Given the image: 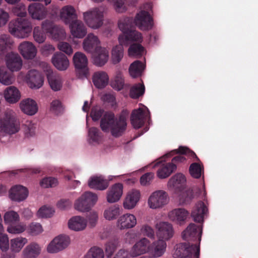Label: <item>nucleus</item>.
Segmentation results:
<instances>
[{"instance_id":"nucleus-1","label":"nucleus","mask_w":258,"mask_h":258,"mask_svg":"<svg viewBox=\"0 0 258 258\" xmlns=\"http://www.w3.org/2000/svg\"><path fill=\"white\" fill-rule=\"evenodd\" d=\"M127 123L124 117L115 118L112 113H106L101 120L100 127L102 131L110 134L115 138L121 136L125 132Z\"/></svg>"},{"instance_id":"nucleus-2","label":"nucleus","mask_w":258,"mask_h":258,"mask_svg":"<svg viewBox=\"0 0 258 258\" xmlns=\"http://www.w3.org/2000/svg\"><path fill=\"white\" fill-rule=\"evenodd\" d=\"M177 153L181 154H188L191 157L197 158L196 155L192 151H190L185 147H180L177 150H173L170 153L164 155L162 157L159 159L158 161L155 163L153 167L158 166L159 168L157 171V176L160 179H164L168 177L176 169V165L174 163L165 162L166 157H170Z\"/></svg>"},{"instance_id":"nucleus-3","label":"nucleus","mask_w":258,"mask_h":258,"mask_svg":"<svg viewBox=\"0 0 258 258\" xmlns=\"http://www.w3.org/2000/svg\"><path fill=\"white\" fill-rule=\"evenodd\" d=\"M16 113L12 109H7L0 119V133L3 136L17 133L20 124Z\"/></svg>"},{"instance_id":"nucleus-4","label":"nucleus","mask_w":258,"mask_h":258,"mask_svg":"<svg viewBox=\"0 0 258 258\" xmlns=\"http://www.w3.org/2000/svg\"><path fill=\"white\" fill-rule=\"evenodd\" d=\"M105 14L104 7L93 8L83 13V20L88 27L94 30L98 29L103 24Z\"/></svg>"},{"instance_id":"nucleus-5","label":"nucleus","mask_w":258,"mask_h":258,"mask_svg":"<svg viewBox=\"0 0 258 258\" xmlns=\"http://www.w3.org/2000/svg\"><path fill=\"white\" fill-rule=\"evenodd\" d=\"M98 201L97 194L90 191H86L75 200L74 207L80 212H87L96 205Z\"/></svg>"},{"instance_id":"nucleus-6","label":"nucleus","mask_w":258,"mask_h":258,"mask_svg":"<svg viewBox=\"0 0 258 258\" xmlns=\"http://www.w3.org/2000/svg\"><path fill=\"white\" fill-rule=\"evenodd\" d=\"M31 23L26 19L18 18L9 24V32L16 37L25 38L32 32Z\"/></svg>"},{"instance_id":"nucleus-7","label":"nucleus","mask_w":258,"mask_h":258,"mask_svg":"<svg viewBox=\"0 0 258 258\" xmlns=\"http://www.w3.org/2000/svg\"><path fill=\"white\" fill-rule=\"evenodd\" d=\"M169 201L170 198L167 192L163 189H157L149 195L147 205L151 209L159 210L167 205Z\"/></svg>"},{"instance_id":"nucleus-8","label":"nucleus","mask_w":258,"mask_h":258,"mask_svg":"<svg viewBox=\"0 0 258 258\" xmlns=\"http://www.w3.org/2000/svg\"><path fill=\"white\" fill-rule=\"evenodd\" d=\"M200 253V246L189 243L177 244L173 252L174 258H198Z\"/></svg>"},{"instance_id":"nucleus-9","label":"nucleus","mask_w":258,"mask_h":258,"mask_svg":"<svg viewBox=\"0 0 258 258\" xmlns=\"http://www.w3.org/2000/svg\"><path fill=\"white\" fill-rule=\"evenodd\" d=\"M71 243L70 236L60 234L55 236L46 246V251L50 254L58 253L66 249Z\"/></svg>"},{"instance_id":"nucleus-10","label":"nucleus","mask_w":258,"mask_h":258,"mask_svg":"<svg viewBox=\"0 0 258 258\" xmlns=\"http://www.w3.org/2000/svg\"><path fill=\"white\" fill-rule=\"evenodd\" d=\"M41 26L43 31L53 40H59L66 37V31L62 27L54 25L48 20L43 21Z\"/></svg>"},{"instance_id":"nucleus-11","label":"nucleus","mask_w":258,"mask_h":258,"mask_svg":"<svg viewBox=\"0 0 258 258\" xmlns=\"http://www.w3.org/2000/svg\"><path fill=\"white\" fill-rule=\"evenodd\" d=\"M134 23L141 30L148 31L152 28L153 20L148 12L141 10L136 14Z\"/></svg>"},{"instance_id":"nucleus-12","label":"nucleus","mask_w":258,"mask_h":258,"mask_svg":"<svg viewBox=\"0 0 258 258\" xmlns=\"http://www.w3.org/2000/svg\"><path fill=\"white\" fill-rule=\"evenodd\" d=\"M151 241L147 237H142L137 240L130 251V256L136 257L145 254H149Z\"/></svg>"},{"instance_id":"nucleus-13","label":"nucleus","mask_w":258,"mask_h":258,"mask_svg":"<svg viewBox=\"0 0 258 258\" xmlns=\"http://www.w3.org/2000/svg\"><path fill=\"white\" fill-rule=\"evenodd\" d=\"M157 238L164 239L166 241L171 239L174 230L172 224L167 221H159L155 225Z\"/></svg>"},{"instance_id":"nucleus-14","label":"nucleus","mask_w":258,"mask_h":258,"mask_svg":"<svg viewBox=\"0 0 258 258\" xmlns=\"http://www.w3.org/2000/svg\"><path fill=\"white\" fill-rule=\"evenodd\" d=\"M124 186L122 183L112 184L106 192V200L109 204L118 202L123 195Z\"/></svg>"},{"instance_id":"nucleus-15","label":"nucleus","mask_w":258,"mask_h":258,"mask_svg":"<svg viewBox=\"0 0 258 258\" xmlns=\"http://www.w3.org/2000/svg\"><path fill=\"white\" fill-rule=\"evenodd\" d=\"M142 198L141 192L137 189H132L128 191L122 202L123 208L127 210L134 209L139 204Z\"/></svg>"},{"instance_id":"nucleus-16","label":"nucleus","mask_w":258,"mask_h":258,"mask_svg":"<svg viewBox=\"0 0 258 258\" xmlns=\"http://www.w3.org/2000/svg\"><path fill=\"white\" fill-rule=\"evenodd\" d=\"M137 224L136 216L133 214L126 213L118 217L116 222V227L119 230H124L135 227Z\"/></svg>"},{"instance_id":"nucleus-17","label":"nucleus","mask_w":258,"mask_h":258,"mask_svg":"<svg viewBox=\"0 0 258 258\" xmlns=\"http://www.w3.org/2000/svg\"><path fill=\"white\" fill-rule=\"evenodd\" d=\"M29 196L28 189L22 185H13L9 191V197L13 201L21 202L25 201Z\"/></svg>"},{"instance_id":"nucleus-18","label":"nucleus","mask_w":258,"mask_h":258,"mask_svg":"<svg viewBox=\"0 0 258 258\" xmlns=\"http://www.w3.org/2000/svg\"><path fill=\"white\" fill-rule=\"evenodd\" d=\"M202 233V227L198 226L194 223L189 224L182 233V237L186 240H194L198 242L199 245Z\"/></svg>"},{"instance_id":"nucleus-19","label":"nucleus","mask_w":258,"mask_h":258,"mask_svg":"<svg viewBox=\"0 0 258 258\" xmlns=\"http://www.w3.org/2000/svg\"><path fill=\"white\" fill-rule=\"evenodd\" d=\"M109 58L108 49L104 46L97 47L96 49L92 52V61L93 64L98 67L104 66Z\"/></svg>"},{"instance_id":"nucleus-20","label":"nucleus","mask_w":258,"mask_h":258,"mask_svg":"<svg viewBox=\"0 0 258 258\" xmlns=\"http://www.w3.org/2000/svg\"><path fill=\"white\" fill-rule=\"evenodd\" d=\"M27 242L28 239L22 236L12 238L10 241L9 248L13 253H4L2 255V258H15L14 253L20 252Z\"/></svg>"},{"instance_id":"nucleus-21","label":"nucleus","mask_w":258,"mask_h":258,"mask_svg":"<svg viewBox=\"0 0 258 258\" xmlns=\"http://www.w3.org/2000/svg\"><path fill=\"white\" fill-rule=\"evenodd\" d=\"M25 80L28 86L32 89H39L43 86L44 83L42 75L35 70L29 71Z\"/></svg>"},{"instance_id":"nucleus-22","label":"nucleus","mask_w":258,"mask_h":258,"mask_svg":"<svg viewBox=\"0 0 258 258\" xmlns=\"http://www.w3.org/2000/svg\"><path fill=\"white\" fill-rule=\"evenodd\" d=\"M28 10L30 16L35 20H42L46 18L48 14L47 8L39 3L30 4Z\"/></svg>"},{"instance_id":"nucleus-23","label":"nucleus","mask_w":258,"mask_h":258,"mask_svg":"<svg viewBox=\"0 0 258 258\" xmlns=\"http://www.w3.org/2000/svg\"><path fill=\"white\" fill-rule=\"evenodd\" d=\"M69 24L70 33L73 38L81 39L86 35L87 29L82 21L74 20Z\"/></svg>"},{"instance_id":"nucleus-24","label":"nucleus","mask_w":258,"mask_h":258,"mask_svg":"<svg viewBox=\"0 0 258 258\" xmlns=\"http://www.w3.org/2000/svg\"><path fill=\"white\" fill-rule=\"evenodd\" d=\"M186 182L185 176L181 173H177L172 176L168 180L167 187L175 192L181 190Z\"/></svg>"},{"instance_id":"nucleus-25","label":"nucleus","mask_w":258,"mask_h":258,"mask_svg":"<svg viewBox=\"0 0 258 258\" xmlns=\"http://www.w3.org/2000/svg\"><path fill=\"white\" fill-rule=\"evenodd\" d=\"M5 61L7 67L11 72H17L22 68V60L17 53L11 52L8 53Z\"/></svg>"},{"instance_id":"nucleus-26","label":"nucleus","mask_w":258,"mask_h":258,"mask_svg":"<svg viewBox=\"0 0 258 258\" xmlns=\"http://www.w3.org/2000/svg\"><path fill=\"white\" fill-rule=\"evenodd\" d=\"M148 111V108L145 106H142L138 109L134 110L133 111L131 123L134 128H139L143 125Z\"/></svg>"},{"instance_id":"nucleus-27","label":"nucleus","mask_w":258,"mask_h":258,"mask_svg":"<svg viewBox=\"0 0 258 258\" xmlns=\"http://www.w3.org/2000/svg\"><path fill=\"white\" fill-rule=\"evenodd\" d=\"M166 248V241L164 239L157 238V240L151 242L149 254L153 258L160 257L165 254Z\"/></svg>"},{"instance_id":"nucleus-28","label":"nucleus","mask_w":258,"mask_h":258,"mask_svg":"<svg viewBox=\"0 0 258 258\" xmlns=\"http://www.w3.org/2000/svg\"><path fill=\"white\" fill-rule=\"evenodd\" d=\"M169 219L177 224H183L189 216V212L183 208H176L168 213Z\"/></svg>"},{"instance_id":"nucleus-29","label":"nucleus","mask_w":258,"mask_h":258,"mask_svg":"<svg viewBox=\"0 0 258 258\" xmlns=\"http://www.w3.org/2000/svg\"><path fill=\"white\" fill-rule=\"evenodd\" d=\"M57 16L65 24H69L71 23L73 19L77 18V14L74 7L71 5H67L59 10V14Z\"/></svg>"},{"instance_id":"nucleus-30","label":"nucleus","mask_w":258,"mask_h":258,"mask_svg":"<svg viewBox=\"0 0 258 258\" xmlns=\"http://www.w3.org/2000/svg\"><path fill=\"white\" fill-rule=\"evenodd\" d=\"M101 41L99 37L92 33H89L83 40L82 44L83 49L89 53H92L96 49L97 47H100Z\"/></svg>"},{"instance_id":"nucleus-31","label":"nucleus","mask_w":258,"mask_h":258,"mask_svg":"<svg viewBox=\"0 0 258 258\" xmlns=\"http://www.w3.org/2000/svg\"><path fill=\"white\" fill-rule=\"evenodd\" d=\"M87 226L86 219L81 216H74L68 221V227L72 231L79 232L84 230Z\"/></svg>"},{"instance_id":"nucleus-32","label":"nucleus","mask_w":258,"mask_h":258,"mask_svg":"<svg viewBox=\"0 0 258 258\" xmlns=\"http://www.w3.org/2000/svg\"><path fill=\"white\" fill-rule=\"evenodd\" d=\"M19 107L24 113L30 116L35 114L38 110L37 102L30 98L24 99L21 101Z\"/></svg>"},{"instance_id":"nucleus-33","label":"nucleus","mask_w":258,"mask_h":258,"mask_svg":"<svg viewBox=\"0 0 258 258\" xmlns=\"http://www.w3.org/2000/svg\"><path fill=\"white\" fill-rule=\"evenodd\" d=\"M88 185L92 189L104 190L107 188L109 183L103 176L95 175L89 178Z\"/></svg>"},{"instance_id":"nucleus-34","label":"nucleus","mask_w":258,"mask_h":258,"mask_svg":"<svg viewBox=\"0 0 258 258\" xmlns=\"http://www.w3.org/2000/svg\"><path fill=\"white\" fill-rule=\"evenodd\" d=\"M88 116H86L87 126H88ZM86 140L89 144L96 146L100 144L102 140V135L98 128L95 127H87Z\"/></svg>"},{"instance_id":"nucleus-35","label":"nucleus","mask_w":258,"mask_h":258,"mask_svg":"<svg viewBox=\"0 0 258 258\" xmlns=\"http://www.w3.org/2000/svg\"><path fill=\"white\" fill-rule=\"evenodd\" d=\"M18 49L23 57L28 59L34 58L37 52L35 45L29 41H24L21 43Z\"/></svg>"},{"instance_id":"nucleus-36","label":"nucleus","mask_w":258,"mask_h":258,"mask_svg":"<svg viewBox=\"0 0 258 258\" xmlns=\"http://www.w3.org/2000/svg\"><path fill=\"white\" fill-rule=\"evenodd\" d=\"M46 74L49 85L53 91H59L63 85V80L62 77L52 72L50 68L47 70Z\"/></svg>"},{"instance_id":"nucleus-37","label":"nucleus","mask_w":258,"mask_h":258,"mask_svg":"<svg viewBox=\"0 0 258 258\" xmlns=\"http://www.w3.org/2000/svg\"><path fill=\"white\" fill-rule=\"evenodd\" d=\"M207 212L208 209L205 204L202 202H199L194 207L191 216L195 222H202Z\"/></svg>"},{"instance_id":"nucleus-38","label":"nucleus","mask_w":258,"mask_h":258,"mask_svg":"<svg viewBox=\"0 0 258 258\" xmlns=\"http://www.w3.org/2000/svg\"><path fill=\"white\" fill-rule=\"evenodd\" d=\"M21 96V93L19 89L13 86L7 87L4 91L5 99L10 104H15L18 102Z\"/></svg>"},{"instance_id":"nucleus-39","label":"nucleus","mask_w":258,"mask_h":258,"mask_svg":"<svg viewBox=\"0 0 258 258\" xmlns=\"http://www.w3.org/2000/svg\"><path fill=\"white\" fill-rule=\"evenodd\" d=\"M54 66L59 71L66 70L70 66V61L68 57L61 53H55L51 59Z\"/></svg>"},{"instance_id":"nucleus-40","label":"nucleus","mask_w":258,"mask_h":258,"mask_svg":"<svg viewBox=\"0 0 258 258\" xmlns=\"http://www.w3.org/2000/svg\"><path fill=\"white\" fill-rule=\"evenodd\" d=\"M92 81L96 88L102 89L107 85L109 82V76L104 71H97L94 73Z\"/></svg>"},{"instance_id":"nucleus-41","label":"nucleus","mask_w":258,"mask_h":258,"mask_svg":"<svg viewBox=\"0 0 258 258\" xmlns=\"http://www.w3.org/2000/svg\"><path fill=\"white\" fill-rule=\"evenodd\" d=\"M142 40L141 33L136 30H130L127 34L118 37L119 43L125 45H127L131 41L141 42Z\"/></svg>"},{"instance_id":"nucleus-42","label":"nucleus","mask_w":258,"mask_h":258,"mask_svg":"<svg viewBox=\"0 0 258 258\" xmlns=\"http://www.w3.org/2000/svg\"><path fill=\"white\" fill-rule=\"evenodd\" d=\"M41 247L36 242L28 244L23 251L24 258H36L40 254Z\"/></svg>"},{"instance_id":"nucleus-43","label":"nucleus","mask_w":258,"mask_h":258,"mask_svg":"<svg viewBox=\"0 0 258 258\" xmlns=\"http://www.w3.org/2000/svg\"><path fill=\"white\" fill-rule=\"evenodd\" d=\"M120 212V209L118 206L110 205L103 210L102 216L105 220L112 221L116 219Z\"/></svg>"},{"instance_id":"nucleus-44","label":"nucleus","mask_w":258,"mask_h":258,"mask_svg":"<svg viewBox=\"0 0 258 258\" xmlns=\"http://www.w3.org/2000/svg\"><path fill=\"white\" fill-rule=\"evenodd\" d=\"M145 64L139 60H136L132 63L129 67L130 75L133 78H136L142 76L145 69Z\"/></svg>"},{"instance_id":"nucleus-45","label":"nucleus","mask_w":258,"mask_h":258,"mask_svg":"<svg viewBox=\"0 0 258 258\" xmlns=\"http://www.w3.org/2000/svg\"><path fill=\"white\" fill-rule=\"evenodd\" d=\"M73 60L76 69L85 70L87 68L88 62V58L83 52H76L74 55Z\"/></svg>"},{"instance_id":"nucleus-46","label":"nucleus","mask_w":258,"mask_h":258,"mask_svg":"<svg viewBox=\"0 0 258 258\" xmlns=\"http://www.w3.org/2000/svg\"><path fill=\"white\" fill-rule=\"evenodd\" d=\"M133 23L132 18L127 16L120 18L118 21L117 25L119 30L123 33L121 35H125L131 30Z\"/></svg>"},{"instance_id":"nucleus-47","label":"nucleus","mask_w":258,"mask_h":258,"mask_svg":"<svg viewBox=\"0 0 258 258\" xmlns=\"http://www.w3.org/2000/svg\"><path fill=\"white\" fill-rule=\"evenodd\" d=\"M116 45L114 46L111 49V60L112 63L115 64L119 63L123 57L124 44Z\"/></svg>"},{"instance_id":"nucleus-48","label":"nucleus","mask_w":258,"mask_h":258,"mask_svg":"<svg viewBox=\"0 0 258 258\" xmlns=\"http://www.w3.org/2000/svg\"><path fill=\"white\" fill-rule=\"evenodd\" d=\"M15 81L14 76L9 73L4 67H0V83L4 85H10Z\"/></svg>"},{"instance_id":"nucleus-49","label":"nucleus","mask_w":258,"mask_h":258,"mask_svg":"<svg viewBox=\"0 0 258 258\" xmlns=\"http://www.w3.org/2000/svg\"><path fill=\"white\" fill-rule=\"evenodd\" d=\"M27 226L23 222H17L8 226L7 231L12 234H19L26 231Z\"/></svg>"},{"instance_id":"nucleus-50","label":"nucleus","mask_w":258,"mask_h":258,"mask_svg":"<svg viewBox=\"0 0 258 258\" xmlns=\"http://www.w3.org/2000/svg\"><path fill=\"white\" fill-rule=\"evenodd\" d=\"M54 212L55 211L52 207L44 205L39 209L36 215L39 218H49L53 215Z\"/></svg>"},{"instance_id":"nucleus-51","label":"nucleus","mask_w":258,"mask_h":258,"mask_svg":"<svg viewBox=\"0 0 258 258\" xmlns=\"http://www.w3.org/2000/svg\"><path fill=\"white\" fill-rule=\"evenodd\" d=\"M20 219L19 215L14 211H8L4 215L5 223L8 226L14 223L19 222Z\"/></svg>"},{"instance_id":"nucleus-52","label":"nucleus","mask_w":258,"mask_h":258,"mask_svg":"<svg viewBox=\"0 0 258 258\" xmlns=\"http://www.w3.org/2000/svg\"><path fill=\"white\" fill-rule=\"evenodd\" d=\"M112 3L115 11L119 14L125 13L128 8L126 0H108Z\"/></svg>"},{"instance_id":"nucleus-53","label":"nucleus","mask_w":258,"mask_h":258,"mask_svg":"<svg viewBox=\"0 0 258 258\" xmlns=\"http://www.w3.org/2000/svg\"><path fill=\"white\" fill-rule=\"evenodd\" d=\"M27 233L32 236L38 235L43 231L41 224L38 222H31L27 226Z\"/></svg>"},{"instance_id":"nucleus-54","label":"nucleus","mask_w":258,"mask_h":258,"mask_svg":"<svg viewBox=\"0 0 258 258\" xmlns=\"http://www.w3.org/2000/svg\"><path fill=\"white\" fill-rule=\"evenodd\" d=\"M58 183L57 179L53 177H45L39 181L40 186L43 188L55 187Z\"/></svg>"},{"instance_id":"nucleus-55","label":"nucleus","mask_w":258,"mask_h":258,"mask_svg":"<svg viewBox=\"0 0 258 258\" xmlns=\"http://www.w3.org/2000/svg\"><path fill=\"white\" fill-rule=\"evenodd\" d=\"M189 173L191 176L196 178H200L204 172V169L202 165L198 163H194L190 165L189 168Z\"/></svg>"},{"instance_id":"nucleus-56","label":"nucleus","mask_w":258,"mask_h":258,"mask_svg":"<svg viewBox=\"0 0 258 258\" xmlns=\"http://www.w3.org/2000/svg\"><path fill=\"white\" fill-rule=\"evenodd\" d=\"M145 89L143 84L139 83L135 85L131 89L130 96L132 98H137L144 94Z\"/></svg>"},{"instance_id":"nucleus-57","label":"nucleus","mask_w":258,"mask_h":258,"mask_svg":"<svg viewBox=\"0 0 258 258\" xmlns=\"http://www.w3.org/2000/svg\"><path fill=\"white\" fill-rule=\"evenodd\" d=\"M46 34L42 28L38 26L35 27L33 29V37L35 41L39 43H42L46 39Z\"/></svg>"},{"instance_id":"nucleus-58","label":"nucleus","mask_w":258,"mask_h":258,"mask_svg":"<svg viewBox=\"0 0 258 258\" xmlns=\"http://www.w3.org/2000/svg\"><path fill=\"white\" fill-rule=\"evenodd\" d=\"M144 53V48L139 44L132 45L128 50V54L131 57H138Z\"/></svg>"},{"instance_id":"nucleus-59","label":"nucleus","mask_w":258,"mask_h":258,"mask_svg":"<svg viewBox=\"0 0 258 258\" xmlns=\"http://www.w3.org/2000/svg\"><path fill=\"white\" fill-rule=\"evenodd\" d=\"M83 258H104L103 250L98 247H92Z\"/></svg>"},{"instance_id":"nucleus-60","label":"nucleus","mask_w":258,"mask_h":258,"mask_svg":"<svg viewBox=\"0 0 258 258\" xmlns=\"http://www.w3.org/2000/svg\"><path fill=\"white\" fill-rule=\"evenodd\" d=\"M13 44V40L8 35L2 34L0 36V50L4 51L10 48Z\"/></svg>"},{"instance_id":"nucleus-61","label":"nucleus","mask_w":258,"mask_h":258,"mask_svg":"<svg viewBox=\"0 0 258 258\" xmlns=\"http://www.w3.org/2000/svg\"><path fill=\"white\" fill-rule=\"evenodd\" d=\"M195 197L192 191L189 189L182 191L179 196V199L181 203L186 204L189 203Z\"/></svg>"},{"instance_id":"nucleus-62","label":"nucleus","mask_w":258,"mask_h":258,"mask_svg":"<svg viewBox=\"0 0 258 258\" xmlns=\"http://www.w3.org/2000/svg\"><path fill=\"white\" fill-rule=\"evenodd\" d=\"M50 110L52 113L57 115L63 111V107L59 100H54L50 103Z\"/></svg>"},{"instance_id":"nucleus-63","label":"nucleus","mask_w":258,"mask_h":258,"mask_svg":"<svg viewBox=\"0 0 258 258\" xmlns=\"http://www.w3.org/2000/svg\"><path fill=\"white\" fill-rule=\"evenodd\" d=\"M10 242L7 234L0 233V249L6 252L9 249Z\"/></svg>"},{"instance_id":"nucleus-64","label":"nucleus","mask_w":258,"mask_h":258,"mask_svg":"<svg viewBox=\"0 0 258 258\" xmlns=\"http://www.w3.org/2000/svg\"><path fill=\"white\" fill-rule=\"evenodd\" d=\"M142 234L150 238H154L155 231L154 229L148 224H143L140 228Z\"/></svg>"}]
</instances>
